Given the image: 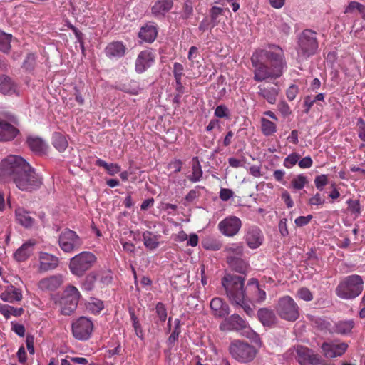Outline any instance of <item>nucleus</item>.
Segmentation results:
<instances>
[{"label":"nucleus","instance_id":"obj_62","mask_svg":"<svg viewBox=\"0 0 365 365\" xmlns=\"http://www.w3.org/2000/svg\"><path fill=\"white\" fill-rule=\"evenodd\" d=\"M324 202L325 200L319 192L316 193L309 200L310 205H322Z\"/></svg>","mask_w":365,"mask_h":365},{"label":"nucleus","instance_id":"obj_19","mask_svg":"<svg viewBox=\"0 0 365 365\" xmlns=\"http://www.w3.org/2000/svg\"><path fill=\"white\" fill-rule=\"evenodd\" d=\"M173 5V0H157L151 7V14L155 18H163L172 9Z\"/></svg>","mask_w":365,"mask_h":365},{"label":"nucleus","instance_id":"obj_63","mask_svg":"<svg viewBox=\"0 0 365 365\" xmlns=\"http://www.w3.org/2000/svg\"><path fill=\"white\" fill-rule=\"evenodd\" d=\"M278 227L279 232L282 237H287L289 235L287 218H282L279 220Z\"/></svg>","mask_w":365,"mask_h":365},{"label":"nucleus","instance_id":"obj_61","mask_svg":"<svg viewBox=\"0 0 365 365\" xmlns=\"http://www.w3.org/2000/svg\"><path fill=\"white\" fill-rule=\"evenodd\" d=\"M312 218L313 216L312 215H308L307 216H299L295 219L294 223L297 227H301L308 225Z\"/></svg>","mask_w":365,"mask_h":365},{"label":"nucleus","instance_id":"obj_29","mask_svg":"<svg viewBox=\"0 0 365 365\" xmlns=\"http://www.w3.org/2000/svg\"><path fill=\"white\" fill-rule=\"evenodd\" d=\"M34 242L29 241L23 244L14 254V259L18 262H24L32 253Z\"/></svg>","mask_w":365,"mask_h":365},{"label":"nucleus","instance_id":"obj_60","mask_svg":"<svg viewBox=\"0 0 365 365\" xmlns=\"http://www.w3.org/2000/svg\"><path fill=\"white\" fill-rule=\"evenodd\" d=\"M277 109L283 117H287L292 113L291 108L288 103L284 101H281L277 105Z\"/></svg>","mask_w":365,"mask_h":365},{"label":"nucleus","instance_id":"obj_58","mask_svg":"<svg viewBox=\"0 0 365 365\" xmlns=\"http://www.w3.org/2000/svg\"><path fill=\"white\" fill-rule=\"evenodd\" d=\"M97 274L95 272H91L86 277L84 286L88 290H91L94 287V284L97 280Z\"/></svg>","mask_w":365,"mask_h":365},{"label":"nucleus","instance_id":"obj_31","mask_svg":"<svg viewBox=\"0 0 365 365\" xmlns=\"http://www.w3.org/2000/svg\"><path fill=\"white\" fill-rule=\"evenodd\" d=\"M225 11L230 12L229 9H224L217 6H213L210 9L209 16L210 18V20L212 22V26L219 25Z\"/></svg>","mask_w":365,"mask_h":365},{"label":"nucleus","instance_id":"obj_4","mask_svg":"<svg viewBox=\"0 0 365 365\" xmlns=\"http://www.w3.org/2000/svg\"><path fill=\"white\" fill-rule=\"evenodd\" d=\"M364 281L361 276L352 274L345 277L337 285L335 293L342 299H352L361 294Z\"/></svg>","mask_w":365,"mask_h":365},{"label":"nucleus","instance_id":"obj_15","mask_svg":"<svg viewBox=\"0 0 365 365\" xmlns=\"http://www.w3.org/2000/svg\"><path fill=\"white\" fill-rule=\"evenodd\" d=\"M244 239L248 247L257 249L262 245L264 237L262 230L254 225L247 229Z\"/></svg>","mask_w":365,"mask_h":365},{"label":"nucleus","instance_id":"obj_56","mask_svg":"<svg viewBox=\"0 0 365 365\" xmlns=\"http://www.w3.org/2000/svg\"><path fill=\"white\" fill-rule=\"evenodd\" d=\"M156 314L160 322H164L167 319V309L162 302H158L155 306Z\"/></svg>","mask_w":365,"mask_h":365},{"label":"nucleus","instance_id":"obj_24","mask_svg":"<svg viewBox=\"0 0 365 365\" xmlns=\"http://www.w3.org/2000/svg\"><path fill=\"white\" fill-rule=\"evenodd\" d=\"M257 317L264 327H272L277 323V319L273 310L261 308L257 312Z\"/></svg>","mask_w":365,"mask_h":365},{"label":"nucleus","instance_id":"obj_44","mask_svg":"<svg viewBox=\"0 0 365 365\" xmlns=\"http://www.w3.org/2000/svg\"><path fill=\"white\" fill-rule=\"evenodd\" d=\"M103 307V302L98 299H92L86 304L87 310L94 314H99Z\"/></svg>","mask_w":365,"mask_h":365},{"label":"nucleus","instance_id":"obj_32","mask_svg":"<svg viewBox=\"0 0 365 365\" xmlns=\"http://www.w3.org/2000/svg\"><path fill=\"white\" fill-rule=\"evenodd\" d=\"M24 312L22 307H14L6 304L0 303V314H1L5 319H8L11 316L20 317Z\"/></svg>","mask_w":365,"mask_h":365},{"label":"nucleus","instance_id":"obj_26","mask_svg":"<svg viewBox=\"0 0 365 365\" xmlns=\"http://www.w3.org/2000/svg\"><path fill=\"white\" fill-rule=\"evenodd\" d=\"M227 263L234 271L245 274L247 269V263L242 259V256H227Z\"/></svg>","mask_w":365,"mask_h":365},{"label":"nucleus","instance_id":"obj_8","mask_svg":"<svg viewBox=\"0 0 365 365\" xmlns=\"http://www.w3.org/2000/svg\"><path fill=\"white\" fill-rule=\"evenodd\" d=\"M275 310L282 319L287 321L294 322L299 317V308L297 304L288 295L279 299Z\"/></svg>","mask_w":365,"mask_h":365},{"label":"nucleus","instance_id":"obj_14","mask_svg":"<svg viewBox=\"0 0 365 365\" xmlns=\"http://www.w3.org/2000/svg\"><path fill=\"white\" fill-rule=\"evenodd\" d=\"M155 61V55L151 49L141 51L135 62V70L138 73H143L150 68Z\"/></svg>","mask_w":365,"mask_h":365},{"label":"nucleus","instance_id":"obj_25","mask_svg":"<svg viewBox=\"0 0 365 365\" xmlns=\"http://www.w3.org/2000/svg\"><path fill=\"white\" fill-rule=\"evenodd\" d=\"M0 298L4 302L13 303L22 299V293L21 289L11 285L7 287L6 289L1 292Z\"/></svg>","mask_w":365,"mask_h":365},{"label":"nucleus","instance_id":"obj_45","mask_svg":"<svg viewBox=\"0 0 365 365\" xmlns=\"http://www.w3.org/2000/svg\"><path fill=\"white\" fill-rule=\"evenodd\" d=\"M225 252L227 256H242L244 252L243 246L240 244H231L225 248Z\"/></svg>","mask_w":365,"mask_h":365},{"label":"nucleus","instance_id":"obj_6","mask_svg":"<svg viewBox=\"0 0 365 365\" xmlns=\"http://www.w3.org/2000/svg\"><path fill=\"white\" fill-rule=\"evenodd\" d=\"M96 262L97 257L93 252L83 251L70 259L69 270L73 275L81 277L90 270Z\"/></svg>","mask_w":365,"mask_h":365},{"label":"nucleus","instance_id":"obj_12","mask_svg":"<svg viewBox=\"0 0 365 365\" xmlns=\"http://www.w3.org/2000/svg\"><path fill=\"white\" fill-rule=\"evenodd\" d=\"M16 118L13 115H7L5 118L0 115V141L13 140L19 134V130L15 127Z\"/></svg>","mask_w":365,"mask_h":365},{"label":"nucleus","instance_id":"obj_2","mask_svg":"<svg viewBox=\"0 0 365 365\" xmlns=\"http://www.w3.org/2000/svg\"><path fill=\"white\" fill-rule=\"evenodd\" d=\"M251 63L253 79L257 82L279 78L287 67L283 49L274 44L257 51L252 56Z\"/></svg>","mask_w":365,"mask_h":365},{"label":"nucleus","instance_id":"obj_42","mask_svg":"<svg viewBox=\"0 0 365 365\" xmlns=\"http://www.w3.org/2000/svg\"><path fill=\"white\" fill-rule=\"evenodd\" d=\"M129 314L130 316V320H131V322H132V326L135 330V333L136 334V336L140 339H144V332H143V330L142 329V327H141V324L139 322V319L138 318V317L135 315V312L133 309H130L129 310Z\"/></svg>","mask_w":365,"mask_h":365},{"label":"nucleus","instance_id":"obj_53","mask_svg":"<svg viewBox=\"0 0 365 365\" xmlns=\"http://www.w3.org/2000/svg\"><path fill=\"white\" fill-rule=\"evenodd\" d=\"M214 114L217 118H219L228 119L230 118V111L225 105L217 106L215 110Z\"/></svg>","mask_w":365,"mask_h":365},{"label":"nucleus","instance_id":"obj_18","mask_svg":"<svg viewBox=\"0 0 365 365\" xmlns=\"http://www.w3.org/2000/svg\"><path fill=\"white\" fill-rule=\"evenodd\" d=\"M258 95L265 99L269 103L274 104L279 93V88L271 85L262 84L258 86Z\"/></svg>","mask_w":365,"mask_h":365},{"label":"nucleus","instance_id":"obj_17","mask_svg":"<svg viewBox=\"0 0 365 365\" xmlns=\"http://www.w3.org/2000/svg\"><path fill=\"white\" fill-rule=\"evenodd\" d=\"M126 50V46L122 41H116L108 43L104 52L108 58L118 59L125 56Z\"/></svg>","mask_w":365,"mask_h":365},{"label":"nucleus","instance_id":"obj_40","mask_svg":"<svg viewBox=\"0 0 365 365\" xmlns=\"http://www.w3.org/2000/svg\"><path fill=\"white\" fill-rule=\"evenodd\" d=\"M261 130L265 136H269L276 133L277 125L269 120L262 118L261 119Z\"/></svg>","mask_w":365,"mask_h":365},{"label":"nucleus","instance_id":"obj_34","mask_svg":"<svg viewBox=\"0 0 365 365\" xmlns=\"http://www.w3.org/2000/svg\"><path fill=\"white\" fill-rule=\"evenodd\" d=\"M354 327V322L352 319L340 321L334 324L333 331L339 334H348L351 333Z\"/></svg>","mask_w":365,"mask_h":365},{"label":"nucleus","instance_id":"obj_37","mask_svg":"<svg viewBox=\"0 0 365 365\" xmlns=\"http://www.w3.org/2000/svg\"><path fill=\"white\" fill-rule=\"evenodd\" d=\"M14 91V84L11 78L3 75L0 76V92L4 95L10 94Z\"/></svg>","mask_w":365,"mask_h":365},{"label":"nucleus","instance_id":"obj_59","mask_svg":"<svg viewBox=\"0 0 365 365\" xmlns=\"http://www.w3.org/2000/svg\"><path fill=\"white\" fill-rule=\"evenodd\" d=\"M299 88L298 86L292 84L286 91V96L289 101L295 99L297 95L299 93Z\"/></svg>","mask_w":365,"mask_h":365},{"label":"nucleus","instance_id":"obj_10","mask_svg":"<svg viewBox=\"0 0 365 365\" xmlns=\"http://www.w3.org/2000/svg\"><path fill=\"white\" fill-rule=\"evenodd\" d=\"M58 244L63 252L70 253L80 250L83 241L75 231L66 229L58 237Z\"/></svg>","mask_w":365,"mask_h":365},{"label":"nucleus","instance_id":"obj_27","mask_svg":"<svg viewBox=\"0 0 365 365\" xmlns=\"http://www.w3.org/2000/svg\"><path fill=\"white\" fill-rule=\"evenodd\" d=\"M173 76L175 80L176 86L175 90L179 94H182L185 92V88L182 83V78L184 76V66L182 64L175 62L173 64Z\"/></svg>","mask_w":365,"mask_h":365},{"label":"nucleus","instance_id":"obj_13","mask_svg":"<svg viewBox=\"0 0 365 365\" xmlns=\"http://www.w3.org/2000/svg\"><path fill=\"white\" fill-rule=\"evenodd\" d=\"M242 227L241 220L233 215L228 216L218 223L217 227L220 233L226 237H232L238 234Z\"/></svg>","mask_w":365,"mask_h":365},{"label":"nucleus","instance_id":"obj_3","mask_svg":"<svg viewBox=\"0 0 365 365\" xmlns=\"http://www.w3.org/2000/svg\"><path fill=\"white\" fill-rule=\"evenodd\" d=\"M317 33L312 29L303 30L297 36V56L300 60H307L317 53Z\"/></svg>","mask_w":365,"mask_h":365},{"label":"nucleus","instance_id":"obj_36","mask_svg":"<svg viewBox=\"0 0 365 365\" xmlns=\"http://www.w3.org/2000/svg\"><path fill=\"white\" fill-rule=\"evenodd\" d=\"M143 240L145 247L150 250L156 249L159 245L158 237L150 231L143 233Z\"/></svg>","mask_w":365,"mask_h":365},{"label":"nucleus","instance_id":"obj_28","mask_svg":"<svg viewBox=\"0 0 365 365\" xmlns=\"http://www.w3.org/2000/svg\"><path fill=\"white\" fill-rule=\"evenodd\" d=\"M15 216L17 222L26 228L31 227L34 222V219L31 217L29 212L23 207L16 209Z\"/></svg>","mask_w":365,"mask_h":365},{"label":"nucleus","instance_id":"obj_21","mask_svg":"<svg viewBox=\"0 0 365 365\" xmlns=\"http://www.w3.org/2000/svg\"><path fill=\"white\" fill-rule=\"evenodd\" d=\"M41 272H47L56 269L58 265V258L47 252H41L39 256Z\"/></svg>","mask_w":365,"mask_h":365},{"label":"nucleus","instance_id":"obj_52","mask_svg":"<svg viewBox=\"0 0 365 365\" xmlns=\"http://www.w3.org/2000/svg\"><path fill=\"white\" fill-rule=\"evenodd\" d=\"M354 10H357L359 13L364 14L365 12V5L356 1H351L345 9L344 13H352Z\"/></svg>","mask_w":365,"mask_h":365},{"label":"nucleus","instance_id":"obj_51","mask_svg":"<svg viewBox=\"0 0 365 365\" xmlns=\"http://www.w3.org/2000/svg\"><path fill=\"white\" fill-rule=\"evenodd\" d=\"M203 247L207 250H219L222 247V244L218 240L212 238H207L202 241Z\"/></svg>","mask_w":365,"mask_h":365},{"label":"nucleus","instance_id":"obj_23","mask_svg":"<svg viewBox=\"0 0 365 365\" xmlns=\"http://www.w3.org/2000/svg\"><path fill=\"white\" fill-rule=\"evenodd\" d=\"M210 306L215 317H224L229 314V307L221 298H213Z\"/></svg>","mask_w":365,"mask_h":365},{"label":"nucleus","instance_id":"obj_20","mask_svg":"<svg viewBox=\"0 0 365 365\" xmlns=\"http://www.w3.org/2000/svg\"><path fill=\"white\" fill-rule=\"evenodd\" d=\"M62 283L63 277L61 275H52L40 280L38 287L43 291H54L57 289Z\"/></svg>","mask_w":365,"mask_h":365},{"label":"nucleus","instance_id":"obj_55","mask_svg":"<svg viewBox=\"0 0 365 365\" xmlns=\"http://www.w3.org/2000/svg\"><path fill=\"white\" fill-rule=\"evenodd\" d=\"M100 283L103 286H108L113 281V275L110 270L102 271L100 273Z\"/></svg>","mask_w":365,"mask_h":365},{"label":"nucleus","instance_id":"obj_33","mask_svg":"<svg viewBox=\"0 0 365 365\" xmlns=\"http://www.w3.org/2000/svg\"><path fill=\"white\" fill-rule=\"evenodd\" d=\"M202 170L198 157H194L192 160V174L188 179L192 182H199L202 177Z\"/></svg>","mask_w":365,"mask_h":365},{"label":"nucleus","instance_id":"obj_39","mask_svg":"<svg viewBox=\"0 0 365 365\" xmlns=\"http://www.w3.org/2000/svg\"><path fill=\"white\" fill-rule=\"evenodd\" d=\"M53 145L59 152H63L68 147V142L63 135L55 133L53 135Z\"/></svg>","mask_w":365,"mask_h":365},{"label":"nucleus","instance_id":"obj_35","mask_svg":"<svg viewBox=\"0 0 365 365\" xmlns=\"http://www.w3.org/2000/svg\"><path fill=\"white\" fill-rule=\"evenodd\" d=\"M250 288L255 292L254 300L257 302H262L266 299V292L260 288L258 281L256 279H251L248 283Z\"/></svg>","mask_w":365,"mask_h":365},{"label":"nucleus","instance_id":"obj_57","mask_svg":"<svg viewBox=\"0 0 365 365\" xmlns=\"http://www.w3.org/2000/svg\"><path fill=\"white\" fill-rule=\"evenodd\" d=\"M297 297L307 302L312 301L313 299V295L311 291L307 287L300 288L297 293Z\"/></svg>","mask_w":365,"mask_h":365},{"label":"nucleus","instance_id":"obj_41","mask_svg":"<svg viewBox=\"0 0 365 365\" xmlns=\"http://www.w3.org/2000/svg\"><path fill=\"white\" fill-rule=\"evenodd\" d=\"M96 165L106 169L110 175H114L120 171V166L119 165L116 163H108L100 158L96 160Z\"/></svg>","mask_w":365,"mask_h":365},{"label":"nucleus","instance_id":"obj_47","mask_svg":"<svg viewBox=\"0 0 365 365\" xmlns=\"http://www.w3.org/2000/svg\"><path fill=\"white\" fill-rule=\"evenodd\" d=\"M346 203L348 205V210L351 215L356 217H359L361 215L362 208L359 200H354L349 199L347 200Z\"/></svg>","mask_w":365,"mask_h":365},{"label":"nucleus","instance_id":"obj_43","mask_svg":"<svg viewBox=\"0 0 365 365\" xmlns=\"http://www.w3.org/2000/svg\"><path fill=\"white\" fill-rule=\"evenodd\" d=\"M12 35L6 34L0 30V51L8 53L11 50V41Z\"/></svg>","mask_w":365,"mask_h":365},{"label":"nucleus","instance_id":"obj_50","mask_svg":"<svg viewBox=\"0 0 365 365\" xmlns=\"http://www.w3.org/2000/svg\"><path fill=\"white\" fill-rule=\"evenodd\" d=\"M175 329L168 339V343L169 346H173V344L175 343V341H178L179 335L181 332L180 327V319H176L175 320Z\"/></svg>","mask_w":365,"mask_h":365},{"label":"nucleus","instance_id":"obj_1","mask_svg":"<svg viewBox=\"0 0 365 365\" xmlns=\"http://www.w3.org/2000/svg\"><path fill=\"white\" fill-rule=\"evenodd\" d=\"M0 180L12 182L22 191L32 192L42 185V179L21 156L11 155L0 163Z\"/></svg>","mask_w":365,"mask_h":365},{"label":"nucleus","instance_id":"obj_48","mask_svg":"<svg viewBox=\"0 0 365 365\" xmlns=\"http://www.w3.org/2000/svg\"><path fill=\"white\" fill-rule=\"evenodd\" d=\"M356 127L358 136L364 142L360 145L359 148L363 149L365 148V120L362 118L357 119Z\"/></svg>","mask_w":365,"mask_h":365},{"label":"nucleus","instance_id":"obj_38","mask_svg":"<svg viewBox=\"0 0 365 365\" xmlns=\"http://www.w3.org/2000/svg\"><path fill=\"white\" fill-rule=\"evenodd\" d=\"M227 322L233 329L241 330L247 327V322L237 314L231 315Z\"/></svg>","mask_w":365,"mask_h":365},{"label":"nucleus","instance_id":"obj_22","mask_svg":"<svg viewBox=\"0 0 365 365\" xmlns=\"http://www.w3.org/2000/svg\"><path fill=\"white\" fill-rule=\"evenodd\" d=\"M158 35V29L153 24H147L140 28L138 37L146 43H153Z\"/></svg>","mask_w":365,"mask_h":365},{"label":"nucleus","instance_id":"obj_9","mask_svg":"<svg viewBox=\"0 0 365 365\" xmlns=\"http://www.w3.org/2000/svg\"><path fill=\"white\" fill-rule=\"evenodd\" d=\"M81 296L76 287L71 284L66 286L60 301L62 314L71 315L76 309Z\"/></svg>","mask_w":365,"mask_h":365},{"label":"nucleus","instance_id":"obj_49","mask_svg":"<svg viewBox=\"0 0 365 365\" xmlns=\"http://www.w3.org/2000/svg\"><path fill=\"white\" fill-rule=\"evenodd\" d=\"M300 155L296 152L292 153L287 156L283 162V165L287 168H292L300 159Z\"/></svg>","mask_w":365,"mask_h":365},{"label":"nucleus","instance_id":"obj_46","mask_svg":"<svg viewBox=\"0 0 365 365\" xmlns=\"http://www.w3.org/2000/svg\"><path fill=\"white\" fill-rule=\"evenodd\" d=\"M307 183V178L302 174L297 175L291 181L292 187L297 190L303 189Z\"/></svg>","mask_w":365,"mask_h":365},{"label":"nucleus","instance_id":"obj_64","mask_svg":"<svg viewBox=\"0 0 365 365\" xmlns=\"http://www.w3.org/2000/svg\"><path fill=\"white\" fill-rule=\"evenodd\" d=\"M313 160L310 156H306L298 161V165L300 168L306 169L312 166Z\"/></svg>","mask_w":365,"mask_h":365},{"label":"nucleus","instance_id":"obj_30","mask_svg":"<svg viewBox=\"0 0 365 365\" xmlns=\"http://www.w3.org/2000/svg\"><path fill=\"white\" fill-rule=\"evenodd\" d=\"M26 143L29 148L37 154H43L46 151V145L40 138L29 136L27 138Z\"/></svg>","mask_w":365,"mask_h":365},{"label":"nucleus","instance_id":"obj_11","mask_svg":"<svg viewBox=\"0 0 365 365\" xmlns=\"http://www.w3.org/2000/svg\"><path fill=\"white\" fill-rule=\"evenodd\" d=\"M93 327V322L90 318L81 317L71 324L73 336L78 340L86 341L90 339Z\"/></svg>","mask_w":365,"mask_h":365},{"label":"nucleus","instance_id":"obj_5","mask_svg":"<svg viewBox=\"0 0 365 365\" xmlns=\"http://www.w3.org/2000/svg\"><path fill=\"white\" fill-rule=\"evenodd\" d=\"M245 277L226 274L222 279V284L230 300L235 304L242 303L245 297Z\"/></svg>","mask_w":365,"mask_h":365},{"label":"nucleus","instance_id":"obj_7","mask_svg":"<svg viewBox=\"0 0 365 365\" xmlns=\"http://www.w3.org/2000/svg\"><path fill=\"white\" fill-rule=\"evenodd\" d=\"M232 357L240 363H248L256 356L257 349L252 345L240 340L232 341L229 347Z\"/></svg>","mask_w":365,"mask_h":365},{"label":"nucleus","instance_id":"obj_54","mask_svg":"<svg viewBox=\"0 0 365 365\" xmlns=\"http://www.w3.org/2000/svg\"><path fill=\"white\" fill-rule=\"evenodd\" d=\"M328 184V177L327 175L322 174L317 175L314 179V185L317 190L322 191L324 187Z\"/></svg>","mask_w":365,"mask_h":365},{"label":"nucleus","instance_id":"obj_16","mask_svg":"<svg viewBox=\"0 0 365 365\" xmlns=\"http://www.w3.org/2000/svg\"><path fill=\"white\" fill-rule=\"evenodd\" d=\"M321 348L325 357L335 358L342 356L346 352L348 344L344 342H324Z\"/></svg>","mask_w":365,"mask_h":365}]
</instances>
